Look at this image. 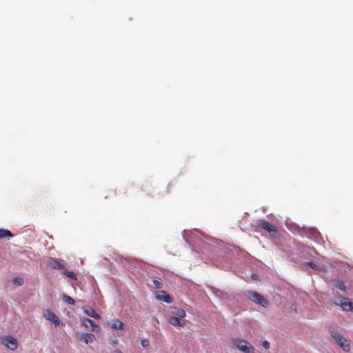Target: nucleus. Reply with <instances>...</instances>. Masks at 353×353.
I'll return each instance as SVG.
<instances>
[{"label": "nucleus", "instance_id": "obj_1", "mask_svg": "<svg viewBox=\"0 0 353 353\" xmlns=\"http://www.w3.org/2000/svg\"><path fill=\"white\" fill-rule=\"evenodd\" d=\"M245 295L252 301L263 307L266 308L269 306L270 303L268 300L256 291H248L245 293Z\"/></svg>", "mask_w": 353, "mask_h": 353}, {"label": "nucleus", "instance_id": "obj_2", "mask_svg": "<svg viewBox=\"0 0 353 353\" xmlns=\"http://www.w3.org/2000/svg\"><path fill=\"white\" fill-rule=\"evenodd\" d=\"M232 344L243 353H254L253 346L246 340L241 339H232Z\"/></svg>", "mask_w": 353, "mask_h": 353}, {"label": "nucleus", "instance_id": "obj_3", "mask_svg": "<svg viewBox=\"0 0 353 353\" xmlns=\"http://www.w3.org/2000/svg\"><path fill=\"white\" fill-rule=\"evenodd\" d=\"M330 334L336 343H337L344 351L348 352L350 350V343L340 333L332 331Z\"/></svg>", "mask_w": 353, "mask_h": 353}, {"label": "nucleus", "instance_id": "obj_4", "mask_svg": "<svg viewBox=\"0 0 353 353\" xmlns=\"http://www.w3.org/2000/svg\"><path fill=\"white\" fill-rule=\"evenodd\" d=\"M0 343L6 345L11 350H15L18 347L17 340L10 336H0Z\"/></svg>", "mask_w": 353, "mask_h": 353}, {"label": "nucleus", "instance_id": "obj_5", "mask_svg": "<svg viewBox=\"0 0 353 353\" xmlns=\"http://www.w3.org/2000/svg\"><path fill=\"white\" fill-rule=\"evenodd\" d=\"M257 226L262 228L263 230L271 233V232H276V228L274 225H273L270 222L264 220L260 219L256 222Z\"/></svg>", "mask_w": 353, "mask_h": 353}, {"label": "nucleus", "instance_id": "obj_6", "mask_svg": "<svg viewBox=\"0 0 353 353\" xmlns=\"http://www.w3.org/2000/svg\"><path fill=\"white\" fill-rule=\"evenodd\" d=\"M43 315L48 321H50L54 325H59L60 324L59 318L50 310H46L44 312Z\"/></svg>", "mask_w": 353, "mask_h": 353}, {"label": "nucleus", "instance_id": "obj_7", "mask_svg": "<svg viewBox=\"0 0 353 353\" xmlns=\"http://www.w3.org/2000/svg\"><path fill=\"white\" fill-rule=\"evenodd\" d=\"M155 298L159 301H161L167 303H172V301L171 296L165 291H159L157 292Z\"/></svg>", "mask_w": 353, "mask_h": 353}, {"label": "nucleus", "instance_id": "obj_8", "mask_svg": "<svg viewBox=\"0 0 353 353\" xmlns=\"http://www.w3.org/2000/svg\"><path fill=\"white\" fill-rule=\"evenodd\" d=\"M341 307L344 310L347 311H352L353 310V303L349 301L348 299L347 298H342V300L341 301L340 304Z\"/></svg>", "mask_w": 353, "mask_h": 353}, {"label": "nucleus", "instance_id": "obj_9", "mask_svg": "<svg viewBox=\"0 0 353 353\" xmlns=\"http://www.w3.org/2000/svg\"><path fill=\"white\" fill-rule=\"evenodd\" d=\"M169 322L174 325L184 327L185 325V321L179 317L172 316L169 319Z\"/></svg>", "mask_w": 353, "mask_h": 353}, {"label": "nucleus", "instance_id": "obj_10", "mask_svg": "<svg viewBox=\"0 0 353 353\" xmlns=\"http://www.w3.org/2000/svg\"><path fill=\"white\" fill-rule=\"evenodd\" d=\"M81 323L85 326L88 327L90 326L93 330H95L96 328H99V326L97 323H96L94 321L88 319V318H83L81 319Z\"/></svg>", "mask_w": 353, "mask_h": 353}, {"label": "nucleus", "instance_id": "obj_11", "mask_svg": "<svg viewBox=\"0 0 353 353\" xmlns=\"http://www.w3.org/2000/svg\"><path fill=\"white\" fill-rule=\"evenodd\" d=\"M84 312L88 315L94 319H99L101 318L99 314L92 307H86L84 308Z\"/></svg>", "mask_w": 353, "mask_h": 353}, {"label": "nucleus", "instance_id": "obj_12", "mask_svg": "<svg viewBox=\"0 0 353 353\" xmlns=\"http://www.w3.org/2000/svg\"><path fill=\"white\" fill-rule=\"evenodd\" d=\"M94 335L90 333L83 334L81 336V339L86 344L92 343L94 340Z\"/></svg>", "mask_w": 353, "mask_h": 353}, {"label": "nucleus", "instance_id": "obj_13", "mask_svg": "<svg viewBox=\"0 0 353 353\" xmlns=\"http://www.w3.org/2000/svg\"><path fill=\"white\" fill-rule=\"evenodd\" d=\"M110 327L114 330H123L124 325L120 320L116 319L111 323Z\"/></svg>", "mask_w": 353, "mask_h": 353}, {"label": "nucleus", "instance_id": "obj_14", "mask_svg": "<svg viewBox=\"0 0 353 353\" xmlns=\"http://www.w3.org/2000/svg\"><path fill=\"white\" fill-rule=\"evenodd\" d=\"M62 297V300L65 302L66 303L69 304V305H74L75 303V301L74 300L73 298H72L71 296L67 295V294H63L61 296Z\"/></svg>", "mask_w": 353, "mask_h": 353}, {"label": "nucleus", "instance_id": "obj_15", "mask_svg": "<svg viewBox=\"0 0 353 353\" xmlns=\"http://www.w3.org/2000/svg\"><path fill=\"white\" fill-rule=\"evenodd\" d=\"M13 235L10 231L6 229H0V238L12 237Z\"/></svg>", "mask_w": 353, "mask_h": 353}, {"label": "nucleus", "instance_id": "obj_16", "mask_svg": "<svg viewBox=\"0 0 353 353\" xmlns=\"http://www.w3.org/2000/svg\"><path fill=\"white\" fill-rule=\"evenodd\" d=\"M50 265H51V267L54 269H57V270H63L64 269V265L63 264L60 263L57 260L52 261L51 262Z\"/></svg>", "mask_w": 353, "mask_h": 353}, {"label": "nucleus", "instance_id": "obj_17", "mask_svg": "<svg viewBox=\"0 0 353 353\" xmlns=\"http://www.w3.org/2000/svg\"><path fill=\"white\" fill-rule=\"evenodd\" d=\"M63 274L70 278V279H74V280H77V276L75 273H74L73 272H71V271H69V270H65L63 271Z\"/></svg>", "mask_w": 353, "mask_h": 353}, {"label": "nucleus", "instance_id": "obj_18", "mask_svg": "<svg viewBox=\"0 0 353 353\" xmlns=\"http://www.w3.org/2000/svg\"><path fill=\"white\" fill-rule=\"evenodd\" d=\"M335 286L336 288H338L341 290H343V291H345L346 289V286H345L344 282L342 281H340V280L336 281Z\"/></svg>", "mask_w": 353, "mask_h": 353}, {"label": "nucleus", "instance_id": "obj_19", "mask_svg": "<svg viewBox=\"0 0 353 353\" xmlns=\"http://www.w3.org/2000/svg\"><path fill=\"white\" fill-rule=\"evenodd\" d=\"M176 314L177 315L176 317H179L180 319H183L186 316L185 311L182 309H179L176 311Z\"/></svg>", "mask_w": 353, "mask_h": 353}, {"label": "nucleus", "instance_id": "obj_20", "mask_svg": "<svg viewBox=\"0 0 353 353\" xmlns=\"http://www.w3.org/2000/svg\"><path fill=\"white\" fill-rule=\"evenodd\" d=\"M153 288L155 289H161L162 288V283L157 280H153Z\"/></svg>", "mask_w": 353, "mask_h": 353}, {"label": "nucleus", "instance_id": "obj_21", "mask_svg": "<svg viewBox=\"0 0 353 353\" xmlns=\"http://www.w3.org/2000/svg\"><path fill=\"white\" fill-rule=\"evenodd\" d=\"M12 282L17 285H21L23 283V281L21 278H14Z\"/></svg>", "mask_w": 353, "mask_h": 353}, {"label": "nucleus", "instance_id": "obj_22", "mask_svg": "<svg viewBox=\"0 0 353 353\" xmlns=\"http://www.w3.org/2000/svg\"><path fill=\"white\" fill-rule=\"evenodd\" d=\"M306 265L314 270H317L318 268L316 264L312 261L307 262Z\"/></svg>", "mask_w": 353, "mask_h": 353}, {"label": "nucleus", "instance_id": "obj_23", "mask_svg": "<svg viewBox=\"0 0 353 353\" xmlns=\"http://www.w3.org/2000/svg\"><path fill=\"white\" fill-rule=\"evenodd\" d=\"M141 344L143 347H147L149 346V341L148 339H143Z\"/></svg>", "mask_w": 353, "mask_h": 353}, {"label": "nucleus", "instance_id": "obj_24", "mask_svg": "<svg viewBox=\"0 0 353 353\" xmlns=\"http://www.w3.org/2000/svg\"><path fill=\"white\" fill-rule=\"evenodd\" d=\"M262 345L266 350H268L270 348V343L267 341H263Z\"/></svg>", "mask_w": 353, "mask_h": 353}, {"label": "nucleus", "instance_id": "obj_25", "mask_svg": "<svg viewBox=\"0 0 353 353\" xmlns=\"http://www.w3.org/2000/svg\"><path fill=\"white\" fill-rule=\"evenodd\" d=\"M114 353H123V352L121 351H120V350H117V351H115Z\"/></svg>", "mask_w": 353, "mask_h": 353}, {"label": "nucleus", "instance_id": "obj_26", "mask_svg": "<svg viewBox=\"0 0 353 353\" xmlns=\"http://www.w3.org/2000/svg\"><path fill=\"white\" fill-rule=\"evenodd\" d=\"M252 276L253 279H255L256 276H257L256 274H252Z\"/></svg>", "mask_w": 353, "mask_h": 353}]
</instances>
